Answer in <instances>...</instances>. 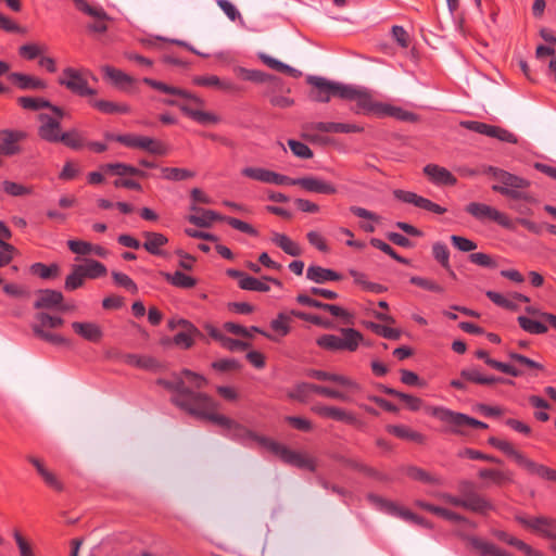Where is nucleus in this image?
Masks as SVG:
<instances>
[{
    "instance_id": "49530a36",
    "label": "nucleus",
    "mask_w": 556,
    "mask_h": 556,
    "mask_svg": "<svg viewBox=\"0 0 556 556\" xmlns=\"http://www.w3.org/2000/svg\"><path fill=\"white\" fill-rule=\"evenodd\" d=\"M78 270H83L85 278L89 279L104 277L108 273L106 267L93 258H86L85 264L78 265Z\"/></svg>"
},
{
    "instance_id": "c756f323",
    "label": "nucleus",
    "mask_w": 556,
    "mask_h": 556,
    "mask_svg": "<svg viewBox=\"0 0 556 556\" xmlns=\"http://www.w3.org/2000/svg\"><path fill=\"white\" fill-rule=\"evenodd\" d=\"M296 302L301 305L319 308L326 312H329L332 316L340 317V318H348L350 314L346 309L343 307L336 305V304H328L320 302L316 299L311 298L307 294L300 293L296 295Z\"/></svg>"
},
{
    "instance_id": "774afa93",
    "label": "nucleus",
    "mask_w": 556,
    "mask_h": 556,
    "mask_svg": "<svg viewBox=\"0 0 556 556\" xmlns=\"http://www.w3.org/2000/svg\"><path fill=\"white\" fill-rule=\"evenodd\" d=\"M17 253L18 251L13 244L0 239V268L9 265Z\"/></svg>"
},
{
    "instance_id": "052dcab7",
    "label": "nucleus",
    "mask_w": 556,
    "mask_h": 556,
    "mask_svg": "<svg viewBox=\"0 0 556 556\" xmlns=\"http://www.w3.org/2000/svg\"><path fill=\"white\" fill-rule=\"evenodd\" d=\"M180 377L186 381H188L195 390H201L208 384L207 379L195 371L184 368L180 372Z\"/></svg>"
},
{
    "instance_id": "0e129e2a",
    "label": "nucleus",
    "mask_w": 556,
    "mask_h": 556,
    "mask_svg": "<svg viewBox=\"0 0 556 556\" xmlns=\"http://www.w3.org/2000/svg\"><path fill=\"white\" fill-rule=\"evenodd\" d=\"M2 188L5 193L12 197H23L33 193V189L30 187H26L11 180H4L2 182Z\"/></svg>"
},
{
    "instance_id": "f8f14e48",
    "label": "nucleus",
    "mask_w": 556,
    "mask_h": 556,
    "mask_svg": "<svg viewBox=\"0 0 556 556\" xmlns=\"http://www.w3.org/2000/svg\"><path fill=\"white\" fill-rule=\"evenodd\" d=\"M457 490L462 497L469 505V510L479 514L488 515L489 511L495 510L494 504L484 495L476 491V484L467 479L459 480Z\"/></svg>"
},
{
    "instance_id": "c85d7f7f",
    "label": "nucleus",
    "mask_w": 556,
    "mask_h": 556,
    "mask_svg": "<svg viewBox=\"0 0 556 556\" xmlns=\"http://www.w3.org/2000/svg\"><path fill=\"white\" fill-rule=\"evenodd\" d=\"M8 78L20 90H43L48 87L46 80L28 74L13 72Z\"/></svg>"
},
{
    "instance_id": "4c0bfd02",
    "label": "nucleus",
    "mask_w": 556,
    "mask_h": 556,
    "mask_svg": "<svg viewBox=\"0 0 556 556\" xmlns=\"http://www.w3.org/2000/svg\"><path fill=\"white\" fill-rule=\"evenodd\" d=\"M102 72L104 77L110 79L111 83L119 89H126L135 83L134 77L113 66L105 65L102 67Z\"/></svg>"
},
{
    "instance_id": "c9c22d12",
    "label": "nucleus",
    "mask_w": 556,
    "mask_h": 556,
    "mask_svg": "<svg viewBox=\"0 0 556 556\" xmlns=\"http://www.w3.org/2000/svg\"><path fill=\"white\" fill-rule=\"evenodd\" d=\"M478 477L482 480L490 479L495 485L503 486L514 482L513 472L495 468H481Z\"/></svg>"
},
{
    "instance_id": "6e6552de",
    "label": "nucleus",
    "mask_w": 556,
    "mask_h": 556,
    "mask_svg": "<svg viewBox=\"0 0 556 556\" xmlns=\"http://www.w3.org/2000/svg\"><path fill=\"white\" fill-rule=\"evenodd\" d=\"M342 338L334 334H323L316 340V344L327 351L355 352L363 340V334L354 328H342Z\"/></svg>"
},
{
    "instance_id": "6e6d98bb",
    "label": "nucleus",
    "mask_w": 556,
    "mask_h": 556,
    "mask_svg": "<svg viewBox=\"0 0 556 556\" xmlns=\"http://www.w3.org/2000/svg\"><path fill=\"white\" fill-rule=\"evenodd\" d=\"M17 104L24 110L35 112L41 109H47V106H50V101L43 98L18 97Z\"/></svg>"
},
{
    "instance_id": "e433bc0d",
    "label": "nucleus",
    "mask_w": 556,
    "mask_h": 556,
    "mask_svg": "<svg viewBox=\"0 0 556 556\" xmlns=\"http://www.w3.org/2000/svg\"><path fill=\"white\" fill-rule=\"evenodd\" d=\"M306 278L316 283H324L326 281H339L342 279V276L332 269L311 265L306 270Z\"/></svg>"
},
{
    "instance_id": "72a5a7b5",
    "label": "nucleus",
    "mask_w": 556,
    "mask_h": 556,
    "mask_svg": "<svg viewBox=\"0 0 556 556\" xmlns=\"http://www.w3.org/2000/svg\"><path fill=\"white\" fill-rule=\"evenodd\" d=\"M469 545L479 552L480 556H511L495 544L486 542L478 536H467Z\"/></svg>"
},
{
    "instance_id": "9b49d317",
    "label": "nucleus",
    "mask_w": 556,
    "mask_h": 556,
    "mask_svg": "<svg viewBox=\"0 0 556 556\" xmlns=\"http://www.w3.org/2000/svg\"><path fill=\"white\" fill-rule=\"evenodd\" d=\"M268 451L279 457V459L287 465L299 469H306L311 472H315L317 469V462L314 457L308 456L306 453L293 451L285 444L274 440Z\"/></svg>"
},
{
    "instance_id": "cd10ccee",
    "label": "nucleus",
    "mask_w": 556,
    "mask_h": 556,
    "mask_svg": "<svg viewBox=\"0 0 556 556\" xmlns=\"http://www.w3.org/2000/svg\"><path fill=\"white\" fill-rule=\"evenodd\" d=\"M296 182L298 186L308 192L336 194L338 191L333 184L313 176L296 178Z\"/></svg>"
},
{
    "instance_id": "864d4df0",
    "label": "nucleus",
    "mask_w": 556,
    "mask_h": 556,
    "mask_svg": "<svg viewBox=\"0 0 556 556\" xmlns=\"http://www.w3.org/2000/svg\"><path fill=\"white\" fill-rule=\"evenodd\" d=\"M405 473L413 480L420 481L427 484H438L439 479L430 475L425 469L417 466H408L405 468Z\"/></svg>"
},
{
    "instance_id": "a18cd8bd",
    "label": "nucleus",
    "mask_w": 556,
    "mask_h": 556,
    "mask_svg": "<svg viewBox=\"0 0 556 556\" xmlns=\"http://www.w3.org/2000/svg\"><path fill=\"white\" fill-rule=\"evenodd\" d=\"M384 116H391L399 121L407 122V123H418L420 119L419 115H417L414 112H409L402 108L383 103V108L381 111V117H384Z\"/></svg>"
},
{
    "instance_id": "f257e3e1",
    "label": "nucleus",
    "mask_w": 556,
    "mask_h": 556,
    "mask_svg": "<svg viewBox=\"0 0 556 556\" xmlns=\"http://www.w3.org/2000/svg\"><path fill=\"white\" fill-rule=\"evenodd\" d=\"M174 380L160 378L156 380V383L174 393L170 397L173 405L195 419H199L205 408H208V405L212 404L213 397L204 392L195 391L187 387L180 374L174 375Z\"/></svg>"
},
{
    "instance_id": "7ed1b4c3",
    "label": "nucleus",
    "mask_w": 556,
    "mask_h": 556,
    "mask_svg": "<svg viewBox=\"0 0 556 556\" xmlns=\"http://www.w3.org/2000/svg\"><path fill=\"white\" fill-rule=\"evenodd\" d=\"M218 408L219 404L212 399V404L208 405V408H205L199 420L210 421L218 427L227 429L229 431V437L242 444H247L248 441H254L258 445L269 450L270 444L273 443L271 439L257 434L233 419L219 414Z\"/></svg>"
},
{
    "instance_id": "4be33fe9",
    "label": "nucleus",
    "mask_w": 556,
    "mask_h": 556,
    "mask_svg": "<svg viewBox=\"0 0 556 556\" xmlns=\"http://www.w3.org/2000/svg\"><path fill=\"white\" fill-rule=\"evenodd\" d=\"M312 410L320 417L342 421L356 428H362L364 425L353 413L341 407L316 405Z\"/></svg>"
},
{
    "instance_id": "58836bf2",
    "label": "nucleus",
    "mask_w": 556,
    "mask_h": 556,
    "mask_svg": "<svg viewBox=\"0 0 556 556\" xmlns=\"http://www.w3.org/2000/svg\"><path fill=\"white\" fill-rule=\"evenodd\" d=\"M475 354L477 358L483 359L484 363L493 369L513 377H519L522 375V371L517 369L515 366L491 358L485 350H478Z\"/></svg>"
},
{
    "instance_id": "1a4fd4ad",
    "label": "nucleus",
    "mask_w": 556,
    "mask_h": 556,
    "mask_svg": "<svg viewBox=\"0 0 556 556\" xmlns=\"http://www.w3.org/2000/svg\"><path fill=\"white\" fill-rule=\"evenodd\" d=\"M307 84L312 86L309 99L319 103H327L332 97L342 99L346 97L344 84L331 81L319 76H308Z\"/></svg>"
},
{
    "instance_id": "09e8293b",
    "label": "nucleus",
    "mask_w": 556,
    "mask_h": 556,
    "mask_svg": "<svg viewBox=\"0 0 556 556\" xmlns=\"http://www.w3.org/2000/svg\"><path fill=\"white\" fill-rule=\"evenodd\" d=\"M29 271L41 279H53L60 275V266L56 263L46 265L38 262L30 265Z\"/></svg>"
},
{
    "instance_id": "3c124183",
    "label": "nucleus",
    "mask_w": 556,
    "mask_h": 556,
    "mask_svg": "<svg viewBox=\"0 0 556 556\" xmlns=\"http://www.w3.org/2000/svg\"><path fill=\"white\" fill-rule=\"evenodd\" d=\"M520 328L531 334H543L546 333L548 328L545 323L534 320L526 316H519L517 318Z\"/></svg>"
},
{
    "instance_id": "a211bd4d",
    "label": "nucleus",
    "mask_w": 556,
    "mask_h": 556,
    "mask_svg": "<svg viewBox=\"0 0 556 556\" xmlns=\"http://www.w3.org/2000/svg\"><path fill=\"white\" fill-rule=\"evenodd\" d=\"M465 211L480 222L491 220L504 228L511 229L508 216L488 204L470 202L466 205Z\"/></svg>"
},
{
    "instance_id": "dca6fc26",
    "label": "nucleus",
    "mask_w": 556,
    "mask_h": 556,
    "mask_svg": "<svg viewBox=\"0 0 556 556\" xmlns=\"http://www.w3.org/2000/svg\"><path fill=\"white\" fill-rule=\"evenodd\" d=\"M116 139L117 142L124 144L127 148L141 149L151 154L166 155L168 152L167 147L162 141L151 137L124 134L116 137Z\"/></svg>"
},
{
    "instance_id": "7c9ffc66",
    "label": "nucleus",
    "mask_w": 556,
    "mask_h": 556,
    "mask_svg": "<svg viewBox=\"0 0 556 556\" xmlns=\"http://www.w3.org/2000/svg\"><path fill=\"white\" fill-rule=\"evenodd\" d=\"M308 377L317 379L319 381H331L336 382L342 387H348L354 390L359 389V384L355 382L354 380L350 379L346 376L338 375V374H331L324 370L318 369H309L306 374Z\"/></svg>"
},
{
    "instance_id": "37998d69",
    "label": "nucleus",
    "mask_w": 556,
    "mask_h": 556,
    "mask_svg": "<svg viewBox=\"0 0 556 556\" xmlns=\"http://www.w3.org/2000/svg\"><path fill=\"white\" fill-rule=\"evenodd\" d=\"M271 242L288 255L300 256L302 254L301 247L285 233L273 232Z\"/></svg>"
},
{
    "instance_id": "4468645a",
    "label": "nucleus",
    "mask_w": 556,
    "mask_h": 556,
    "mask_svg": "<svg viewBox=\"0 0 556 556\" xmlns=\"http://www.w3.org/2000/svg\"><path fill=\"white\" fill-rule=\"evenodd\" d=\"M303 137L306 140L315 142L317 140V136L312 135V131H321V132H334V134H351V132H363L364 127L356 124H348V123H336V122H312L303 125Z\"/></svg>"
},
{
    "instance_id": "aec40b11",
    "label": "nucleus",
    "mask_w": 556,
    "mask_h": 556,
    "mask_svg": "<svg viewBox=\"0 0 556 556\" xmlns=\"http://www.w3.org/2000/svg\"><path fill=\"white\" fill-rule=\"evenodd\" d=\"M28 134L20 129L0 130V154L13 156L22 152L21 142L26 140Z\"/></svg>"
},
{
    "instance_id": "a19ab883",
    "label": "nucleus",
    "mask_w": 556,
    "mask_h": 556,
    "mask_svg": "<svg viewBox=\"0 0 556 556\" xmlns=\"http://www.w3.org/2000/svg\"><path fill=\"white\" fill-rule=\"evenodd\" d=\"M161 276L172 286L179 289H191L197 286V279L179 270L175 273L161 271Z\"/></svg>"
},
{
    "instance_id": "5701e85b",
    "label": "nucleus",
    "mask_w": 556,
    "mask_h": 556,
    "mask_svg": "<svg viewBox=\"0 0 556 556\" xmlns=\"http://www.w3.org/2000/svg\"><path fill=\"white\" fill-rule=\"evenodd\" d=\"M459 375L463 380L481 386H492L495 383L515 384L510 379L483 375L477 367L464 368Z\"/></svg>"
},
{
    "instance_id": "a878e982",
    "label": "nucleus",
    "mask_w": 556,
    "mask_h": 556,
    "mask_svg": "<svg viewBox=\"0 0 556 556\" xmlns=\"http://www.w3.org/2000/svg\"><path fill=\"white\" fill-rule=\"evenodd\" d=\"M422 172L434 185L455 186L457 184V178L450 170L437 164H427Z\"/></svg>"
},
{
    "instance_id": "680f3d73",
    "label": "nucleus",
    "mask_w": 556,
    "mask_h": 556,
    "mask_svg": "<svg viewBox=\"0 0 556 556\" xmlns=\"http://www.w3.org/2000/svg\"><path fill=\"white\" fill-rule=\"evenodd\" d=\"M432 255L444 269H450V251L444 243L435 242L432 245Z\"/></svg>"
},
{
    "instance_id": "bf43d9fd",
    "label": "nucleus",
    "mask_w": 556,
    "mask_h": 556,
    "mask_svg": "<svg viewBox=\"0 0 556 556\" xmlns=\"http://www.w3.org/2000/svg\"><path fill=\"white\" fill-rule=\"evenodd\" d=\"M458 456L467 457L469 459H475V460H484V462H489V463H493V464H497V465L503 464V460L501 458L493 456V455L484 454L478 450H473L470 447H466L463 451H460L458 453Z\"/></svg>"
},
{
    "instance_id": "69168bd1",
    "label": "nucleus",
    "mask_w": 556,
    "mask_h": 556,
    "mask_svg": "<svg viewBox=\"0 0 556 556\" xmlns=\"http://www.w3.org/2000/svg\"><path fill=\"white\" fill-rule=\"evenodd\" d=\"M111 275L116 286L128 290L132 294L138 292L137 285L128 275L115 270H113Z\"/></svg>"
},
{
    "instance_id": "bb28decb",
    "label": "nucleus",
    "mask_w": 556,
    "mask_h": 556,
    "mask_svg": "<svg viewBox=\"0 0 556 556\" xmlns=\"http://www.w3.org/2000/svg\"><path fill=\"white\" fill-rule=\"evenodd\" d=\"M73 331L91 343H99L103 338V330L100 325L93 321H73Z\"/></svg>"
},
{
    "instance_id": "ea45409f",
    "label": "nucleus",
    "mask_w": 556,
    "mask_h": 556,
    "mask_svg": "<svg viewBox=\"0 0 556 556\" xmlns=\"http://www.w3.org/2000/svg\"><path fill=\"white\" fill-rule=\"evenodd\" d=\"M378 389L387 395L395 396V397L400 399L401 401H403L406 404L407 408L412 412H417L422 406V400L417 396H414V395H410V394H407L404 392H400V391H397L393 388H390L388 386H384V384H379Z\"/></svg>"
},
{
    "instance_id": "393cba45",
    "label": "nucleus",
    "mask_w": 556,
    "mask_h": 556,
    "mask_svg": "<svg viewBox=\"0 0 556 556\" xmlns=\"http://www.w3.org/2000/svg\"><path fill=\"white\" fill-rule=\"evenodd\" d=\"M108 356L136 368L153 369L156 366V361L154 358L132 353L112 351L108 353Z\"/></svg>"
},
{
    "instance_id": "2eb2a0df",
    "label": "nucleus",
    "mask_w": 556,
    "mask_h": 556,
    "mask_svg": "<svg viewBox=\"0 0 556 556\" xmlns=\"http://www.w3.org/2000/svg\"><path fill=\"white\" fill-rule=\"evenodd\" d=\"M226 275L230 278L237 279L239 288L247 291L268 292L270 287L266 281L273 282L277 287H282L281 281L277 278L264 276L263 280H261L239 269L229 268L226 270Z\"/></svg>"
},
{
    "instance_id": "f03ea898",
    "label": "nucleus",
    "mask_w": 556,
    "mask_h": 556,
    "mask_svg": "<svg viewBox=\"0 0 556 556\" xmlns=\"http://www.w3.org/2000/svg\"><path fill=\"white\" fill-rule=\"evenodd\" d=\"M142 83L149 87L159 90L163 93L179 96L194 103L199 109H194L187 103L179 102L174 99H164L163 103L170 106H177L186 116L193 119L201 125L217 124L220 122V117L212 112H204L201 110L205 105V101L194 93L189 92L186 89L169 86L163 81H159L149 77H144Z\"/></svg>"
},
{
    "instance_id": "338daca9",
    "label": "nucleus",
    "mask_w": 556,
    "mask_h": 556,
    "mask_svg": "<svg viewBox=\"0 0 556 556\" xmlns=\"http://www.w3.org/2000/svg\"><path fill=\"white\" fill-rule=\"evenodd\" d=\"M270 172L271 170L263 167H245L242 169L241 174L244 177L269 184Z\"/></svg>"
},
{
    "instance_id": "473e14b6",
    "label": "nucleus",
    "mask_w": 556,
    "mask_h": 556,
    "mask_svg": "<svg viewBox=\"0 0 556 556\" xmlns=\"http://www.w3.org/2000/svg\"><path fill=\"white\" fill-rule=\"evenodd\" d=\"M190 210L202 213L201 216L190 215L188 217V220L191 224L202 228L211 227L212 224L217 220L225 222V218L227 217L216 213L215 211L198 207L195 204L191 205Z\"/></svg>"
},
{
    "instance_id": "412c9836",
    "label": "nucleus",
    "mask_w": 556,
    "mask_h": 556,
    "mask_svg": "<svg viewBox=\"0 0 556 556\" xmlns=\"http://www.w3.org/2000/svg\"><path fill=\"white\" fill-rule=\"evenodd\" d=\"M393 195L396 200H399L401 202L413 204L416 207L422 208L425 211H428V212H431V213H434L438 215H442L446 212L445 207L432 202L431 200H429L427 198L418 195L417 193H415L413 191L395 189L393 191Z\"/></svg>"
},
{
    "instance_id": "0eeeda50",
    "label": "nucleus",
    "mask_w": 556,
    "mask_h": 556,
    "mask_svg": "<svg viewBox=\"0 0 556 556\" xmlns=\"http://www.w3.org/2000/svg\"><path fill=\"white\" fill-rule=\"evenodd\" d=\"M490 172L502 182V186H492L493 191L514 200H523L528 203L536 202V199L525 190L530 187L529 180L495 167H490Z\"/></svg>"
},
{
    "instance_id": "e2e57ef3",
    "label": "nucleus",
    "mask_w": 556,
    "mask_h": 556,
    "mask_svg": "<svg viewBox=\"0 0 556 556\" xmlns=\"http://www.w3.org/2000/svg\"><path fill=\"white\" fill-rule=\"evenodd\" d=\"M85 276L83 270H78V265H74L72 273L65 278L64 288L67 291H74L83 287Z\"/></svg>"
},
{
    "instance_id": "603ef678",
    "label": "nucleus",
    "mask_w": 556,
    "mask_h": 556,
    "mask_svg": "<svg viewBox=\"0 0 556 556\" xmlns=\"http://www.w3.org/2000/svg\"><path fill=\"white\" fill-rule=\"evenodd\" d=\"M366 327L369 330H371L375 334L389 340H399L402 336V331L400 329L391 328L381 324H376L374 321L367 323Z\"/></svg>"
},
{
    "instance_id": "39448f33",
    "label": "nucleus",
    "mask_w": 556,
    "mask_h": 556,
    "mask_svg": "<svg viewBox=\"0 0 556 556\" xmlns=\"http://www.w3.org/2000/svg\"><path fill=\"white\" fill-rule=\"evenodd\" d=\"M488 443L503 452L505 455L511 457L528 475L556 483V469L530 459L523 453L517 451L510 442L495 437H490L488 439Z\"/></svg>"
},
{
    "instance_id": "8fccbe9b",
    "label": "nucleus",
    "mask_w": 556,
    "mask_h": 556,
    "mask_svg": "<svg viewBox=\"0 0 556 556\" xmlns=\"http://www.w3.org/2000/svg\"><path fill=\"white\" fill-rule=\"evenodd\" d=\"M162 178L170 181H181L195 177V172L179 167H162Z\"/></svg>"
},
{
    "instance_id": "2f4dec72",
    "label": "nucleus",
    "mask_w": 556,
    "mask_h": 556,
    "mask_svg": "<svg viewBox=\"0 0 556 556\" xmlns=\"http://www.w3.org/2000/svg\"><path fill=\"white\" fill-rule=\"evenodd\" d=\"M146 241L142 243L143 249L156 256H164V251L161 250L162 247L168 243V238L161 233V232H154V231H144L142 233Z\"/></svg>"
},
{
    "instance_id": "ddd939ff",
    "label": "nucleus",
    "mask_w": 556,
    "mask_h": 556,
    "mask_svg": "<svg viewBox=\"0 0 556 556\" xmlns=\"http://www.w3.org/2000/svg\"><path fill=\"white\" fill-rule=\"evenodd\" d=\"M367 498L370 503L376 505L379 509H381L390 515L400 517L406 521L414 522V523L419 525L425 528H431L430 521H428L426 518L410 511L409 509H407L405 507L397 505L393 501L383 498L374 493H369L367 495Z\"/></svg>"
},
{
    "instance_id": "de8ad7c7",
    "label": "nucleus",
    "mask_w": 556,
    "mask_h": 556,
    "mask_svg": "<svg viewBox=\"0 0 556 556\" xmlns=\"http://www.w3.org/2000/svg\"><path fill=\"white\" fill-rule=\"evenodd\" d=\"M290 315L287 313H278L276 318L270 321V328L275 332L274 336L283 338L291 332ZM279 340V338H277Z\"/></svg>"
},
{
    "instance_id": "b1692460",
    "label": "nucleus",
    "mask_w": 556,
    "mask_h": 556,
    "mask_svg": "<svg viewBox=\"0 0 556 556\" xmlns=\"http://www.w3.org/2000/svg\"><path fill=\"white\" fill-rule=\"evenodd\" d=\"M64 296L61 291L53 289H40L36 292L35 309H55L62 304Z\"/></svg>"
},
{
    "instance_id": "4d7b16f0",
    "label": "nucleus",
    "mask_w": 556,
    "mask_h": 556,
    "mask_svg": "<svg viewBox=\"0 0 556 556\" xmlns=\"http://www.w3.org/2000/svg\"><path fill=\"white\" fill-rule=\"evenodd\" d=\"M370 244L374 248L379 249L380 251H382L383 253H386L387 255H389L390 257H392L393 260H395L396 262H399L401 264H404V265L410 264L409 260L399 255L397 252L390 244L386 243L381 239L371 238Z\"/></svg>"
},
{
    "instance_id": "6ab92c4d",
    "label": "nucleus",
    "mask_w": 556,
    "mask_h": 556,
    "mask_svg": "<svg viewBox=\"0 0 556 556\" xmlns=\"http://www.w3.org/2000/svg\"><path fill=\"white\" fill-rule=\"evenodd\" d=\"M61 86L66 87L71 92L79 97L93 96L97 91L88 86V81L80 72L74 67H66L58 78Z\"/></svg>"
},
{
    "instance_id": "79ce46f5",
    "label": "nucleus",
    "mask_w": 556,
    "mask_h": 556,
    "mask_svg": "<svg viewBox=\"0 0 556 556\" xmlns=\"http://www.w3.org/2000/svg\"><path fill=\"white\" fill-rule=\"evenodd\" d=\"M237 72H238L239 76L244 80L258 83V84L271 81L275 86L281 85V79L277 78L273 75H269L267 73H264L262 71L238 67Z\"/></svg>"
},
{
    "instance_id": "13d9d810",
    "label": "nucleus",
    "mask_w": 556,
    "mask_h": 556,
    "mask_svg": "<svg viewBox=\"0 0 556 556\" xmlns=\"http://www.w3.org/2000/svg\"><path fill=\"white\" fill-rule=\"evenodd\" d=\"M31 329H33L34 334L43 341H47L54 345L68 344V340L66 338H64L63 336L58 334V333L48 332V331L41 329L40 326H33Z\"/></svg>"
},
{
    "instance_id": "9d476101",
    "label": "nucleus",
    "mask_w": 556,
    "mask_h": 556,
    "mask_svg": "<svg viewBox=\"0 0 556 556\" xmlns=\"http://www.w3.org/2000/svg\"><path fill=\"white\" fill-rule=\"evenodd\" d=\"M345 94L342 100L355 101L351 110L355 114L375 115L381 117L383 103L376 102L366 89H358L351 85L345 86Z\"/></svg>"
},
{
    "instance_id": "20e7f679",
    "label": "nucleus",
    "mask_w": 556,
    "mask_h": 556,
    "mask_svg": "<svg viewBox=\"0 0 556 556\" xmlns=\"http://www.w3.org/2000/svg\"><path fill=\"white\" fill-rule=\"evenodd\" d=\"M38 119L40 122L38 136L43 141L62 143L75 151L86 148L87 139L79 129L70 128L66 131H62L61 122L46 113L39 114Z\"/></svg>"
},
{
    "instance_id": "f3484780",
    "label": "nucleus",
    "mask_w": 556,
    "mask_h": 556,
    "mask_svg": "<svg viewBox=\"0 0 556 556\" xmlns=\"http://www.w3.org/2000/svg\"><path fill=\"white\" fill-rule=\"evenodd\" d=\"M515 520L526 529L531 530L532 532L541 535L542 538L549 539L556 541V519L546 517V516H538L533 518H528L523 515H516Z\"/></svg>"
},
{
    "instance_id": "f704fd0d",
    "label": "nucleus",
    "mask_w": 556,
    "mask_h": 556,
    "mask_svg": "<svg viewBox=\"0 0 556 556\" xmlns=\"http://www.w3.org/2000/svg\"><path fill=\"white\" fill-rule=\"evenodd\" d=\"M387 431L399 439L416 442L418 444H425L427 441L425 434L404 425H389L387 426Z\"/></svg>"
},
{
    "instance_id": "c03bdc74",
    "label": "nucleus",
    "mask_w": 556,
    "mask_h": 556,
    "mask_svg": "<svg viewBox=\"0 0 556 556\" xmlns=\"http://www.w3.org/2000/svg\"><path fill=\"white\" fill-rule=\"evenodd\" d=\"M90 105L104 114H127L130 112L126 103H116L108 100H90Z\"/></svg>"
},
{
    "instance_id": "423d86ee",
    "label": "nucleus",
    "mask_w": 556,
    "mask_h": 556,
    "mask_svg": "<svg viewBox=\"0 0 556 556\" xmlns=\"http://www.w3.org/2000/svg\"><path fill=\"white\" fill-rule=\"evenodd\" d=\"M427 414L443 422L446 427L443 429L445 433L456 435H465V428L486 429L488 425L464 413L455 412L443 406H428Z\"/></svg>"
},
{
    "instance_id": "5fc2aeb1",
    "label": "nucleus",
    "mask_w": 556,
    "mask_h": 556,
    "mask_svg": "<svg viewBox=\"0 0 556 556\" xmlns=\"http://www.w3.org/2000/svg\"><path fill=\"white\" fill-rule=\"evenodd\" d=\"M36 324L33 326H40L41 329L51 328L55 329L64 324V319L59 316H52L45 312H39L35 315Z\"/></svg>"
}]
</instances>
